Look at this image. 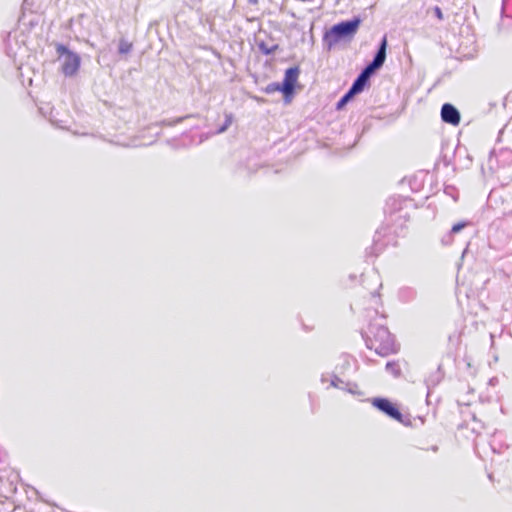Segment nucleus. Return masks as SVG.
I'll list each match as a JSON object with an SVG mask.
<instances>
[{
    "label": "nucleus",
    "instance_id": "9b49d317",
    "mask_svg": "<svg viewBox=\"0 0 512 512\" xmlns=\"http://www.w3.org/2000/svg\"><path fill=\"white\" fill-rule=\"evenodd\" d=\"M352 100V87H350L344 96L337 102L336 109L341 110L348 102Z\"/></svg>",
    "mask_w": 512,
    "mask_h": 512
},
{
    "label": "nucleus",
    "instance_id": "0eeeda50",
    "mask_svg": "<svg viewBox=\"0 0 512 512\" xmlns=\"http://www.w3.org/2000/svg\"><path fill=\"white\" fill-rule=\"evenodd\" d=\"M372 403L374 407L385 413L387 416L395 420L402 421V414L388 399L374 398Z\"/></svg>",
    "mask_w": 512,
    "mask_h": 512
},
{
    "label": "nucleus",
    "instance_id": "4468645a",
    "mask_svg": "<svg viewBox=\"0 0 512 512\" xmlns=\"http://www.w3.org/2000/svg\"><path fill=\"white\" fill-rule=\"evenodd\" d=\"M386 371L394 375L395 377L399 376L400 368L396 362H388L386 364Z\"/></svg>",
    "mask_w": 512,
    "mask_h": 512
},
{
    "label": "nucleus",
    "instance_id": "9d476101",
    "mask_svg": "<svg viewBox=\"0 0 512 512\" xmlns=\"http://www.w3.org/2000/svg\"><path fill=\"white\" fill-rule=\"evenodd\" d=\"M370 79L364 74L360 73L354 80V95L361 93L369 84Z\"/></svg>",
    "mask_w": 512,
    "mask_h": 512
},
{
    "label": "nucleus",
    "instance_id": "4be33fe9",
    "mask_svg": "<svg viewBox=\"0 0 512 512\" xmlns=\"http://www.w3.org/2000/svg\"><path fill=\"white\" fill-rule=\"evenodd\" d=\"M442 242L445 243V244H448V243H450V240L446 241V239L444 238V239H442Z\"/></svg>",
    "mask_w": 512,
    "mask_h": 512
},
{
    "label": "nucleus",
    "instance_id": "412c9836",
    "mask_svg": "<svg viewBox=\"0 0 512 512\" xmlns=\"http://www.w3.org/2000/svg\"><path fill=\"white\" fill-rule=\"evenodd\" d=\"M387 205H388V206H389V205H393V206H395V209H396V208H397V206H398V205H400V202H399L398 200H396V199H392V200H390V201L387 203Z\"/></svg>",
    "mask_w": 512,
    "mask_h": 512
},
{
    "label": "nucleus",
    "instance_id": "aec40b11",
    "mask_svg": "<svg viewBox=\"0 0 512 512\" xmlns=\"http://www.w3.org/2000/svg\"><path fill=\"white\" fill-rule=\"evenodd\" d=\"M435 15L437 16V18L439 19H442L443 18V15H442V11L439 7H435Z\"/></svg>",
    "mask_w": 512,
    "mask_h": 512
},
{
    "label": "nucleus",
    "instance_id": "f3484780",
    "mask_svg": "<svg viewBox=\"0 0 512 512\" xmlns=\"http://www.w3.org/2000/svg\"><path fill=\"white\" fill-rule=\"evenodd\" d=\"M231 123H232V116L227 115L224 125L218 130V132L223 133L224 131H226V129L231 125Z\"/></svg>",
    "mask_w": 512,
    "mask_h": 512
},
{
    "label": "nucleus",
    "instance_id": "f8f14e48",
    "mask_svg": "<svg viewBox=\"0 0 512 512\" xmlns=\"http://www.w3.org/2000/svg\"><path fill=\"white\" fill-rule=\"evenodd\" d=\"M258 47H259L260 51L265 55H271L278 49L277 44L269 46L265 42H260L258 44Z\"/></svg>",
    "mask_w": 512,
    "mask_h": 512
},
{
    "label": "nucleus",
    "instance_id": "39448f33",
    "mask_svg": "<svg viewBox=\"0 0 512 512\" xmlns=\"http://www.w3.org/2000/svg\"><path fill=\"white\" fill-rule=\"evenodd\" d=\"M386 49H387V38L384 36L380 42L378 50L374 55L373 60L361 71L364 73L369 79L375 74L377 70H379L386 59Z\"/></svg>",
    "mask_w": 512,
    "mask_h": 512
},
{
    "label": "nucleus",
    "instance_id": "6e6552de",
    "mask_svg": "<svg viewBox=\"0 0 512 512\" xmlns=\"http://www.w3.org/2000/svg\"><path fill=\"white\" fill-rule=\"evenodd\" d=\"M441 118L443 122L456 126L460 122V113L452 104L445 103L441 108Z\"/></svg>",
    "mask_w": 512,
    "mask_h": 512
},
{
    "label": "nucleus",
    "instance_id": "dca6fc26",
    "mask_svg": "<svg viewBox=\"0 0 512 512\" xmlns=\"http://www.w3.org/2000/svg\"><path fill=\"white\" fill-rule=\"evenodd\" d=\"M467 225H468L467 222H459V223L453 225L451 228L450 234H456V233L460 232Z\"/></svg>",
    "mask_w": 512,
    "mask_h": 512
},
{
    "label": "nucleus",
    "instance_id": "1a4fd4ad",
    "mask_svg": "<svg viewBox=\"0 0 512 512\" xmlns=\"http://www.w3.org/2000/svg\"><path fill=\"white\" fill-rule=\"evenodd\" d=\"M416 296H417L416 289L409 287V286L401 287L398 291V298L403 303H408V302L413 301L416 298Z\"/></svg>",
    "mask_w": 512,
    "mask_h": 512
},
{
    "label": "nucleus",
    "instance_id": "ddd939ff",
    "mask_svg": "<svg viewBox=\"0 0 512 512\" xmlns=\"http://www.w3.org/2000/svg\"><path fill=\"white\" fill-rule=\"evenodd\" d=\"M119 53L120 54H127L132 50V43L128 42L125 39H121L119 41Z\"/></svg>",
    "mask_w": 512,
    "mask_h": 512
},
{
    "label": "nucleus",
    "instance_id": "7ed1b4c3",
    "mask_svg": "<svg viewBox=\"0 0 512 512\" xmlns=\"http://www.w3.org/2000/svg\"><path fill=\"white\" fill-rule=\"evenodd\" d=\"M56 53L58 55V61L60 63V71L66 77L75 76L81 65V57L76 52L71 51L65 45L56 43Z\"/></svg>",
    "mask_w": 512,
    "mask_h": 512
},
{
    "label": "nucleus",
    "instance_id": "6ab92c4d",
    "mask_svg": "<svg viewBox=\"0 0 512 512\" xmlns=\"http://www.w3.org/2000/svg\"><path fill=\"white\" fill-rule=\"evenodd\" d=\"M360 22H361L360 18L354 16V34L356 33V31H357V29L359 27Z\"/></svg>",
    "mask_w": 512,
    "mask_h": 512
},
{
    "label": "nucleus",
    "instance_id": "2eb2a0df",
    "mask_svg": "<svg viewBox=\"0 0 512 512\" xmlns=\"http://www.w3.org/2000/svg\"><path fill=\"white\" fill-rule=\"evenodd\" d=\"M277 91L281 92V84L280 83L273 82V83L268 84L267 87L265 88V92L268 94H271V93H274Z\"/></svg>",
    "mask_w": 512,
    "mask_h": 512
},
{
    "label": "nucleus",
    "instance_id": "20e7f679",
    "mask_svg": "<svg viewBox=\"0 0 512 512\" xmlns=\"http://www.w3.org/2000/svg\"><path fill=\"white\" fill-rule=\"evenodd\" d=\"M352 37V20H346L332 26L323 36V42L329 50Z\"/></svg>",
    "mask_w": 512,
    "mask_h": 512
},
{
    "label": "nucleus",
    "instance_id": "a211bd4d",
    "mask_svg": "<svg viewBox=\"0 0 512 512\" xmlns=\"http://www.w3.org/2000/svg\"><path fill=\"white\" fill-rule=\"evenodd\" d=\"M183 120L182 117H179L175 120H172V121H169V120H164L161 122L162 125H166V126H174L176 125L177 123H180L181 121Z\"/></svg>",
    "mask_w": 512,
    "mask_h": 512
},
{
    "label": "nucleus",
    "instance_id": "f03ea898",
    "mask_svg": "<svg viewBox=\"0 0 512 512\" xmlns=\"http://www.w3.org/2000/svg\"><path fill=\"white\" fill-rule=\"evenodd\" d=\"M341 364H338L335 368V371L329 374H323L321 377L322 384L328 383L326 387L329 389L330 387L342 390L347 393L352 392L350 378L346 374V371L350 367V356L342 355L340 358Z\"/></svg>",
    "mask_w": 512,
    "mask_h": 512
},
{
    "label": "nucleus",
    "instance_id": "f257e3e1",
    "mask_svg": "<svg viewBox=\"0 0 512 512\" xmlns=\"http://www.w3.org/2000/svg\"><path fill=\"white\" fill-rule=\"evenodd\" d=\"M371 307L367 309V317L370 322L367 330L362 331V337L365 340L366 347L373 349L380 356H388L397 352L394 337L384 325V315L380 314L381 307L380 295L376 292L370 294Z\"/></svg>",
    "mask_w": 512,
    "mask_h": 512
},
{
    "label": "nucleus",
    "instance_id": "423d86ee",
    "mask_svg": "<svg viewBox=\"0 0 512 512\" xmlns=\"http://www.w3.org/2000/svg\"><path fill=\"white\" fill-rule=\"evenodd\" d=\"M299 73L298 67H290L286 70L283 83L281 84V92L286 98L293 93Z\"/></svg>",
    "mask_w": 512,
    "mask_h": 512
}]
</instances>
